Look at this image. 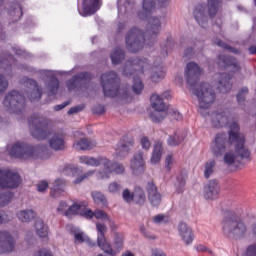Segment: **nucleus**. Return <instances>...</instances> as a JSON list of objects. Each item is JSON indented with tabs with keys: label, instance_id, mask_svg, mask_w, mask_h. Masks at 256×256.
I'll list each match as a JSON object with an SVG mask.
<instances>
[{
	"label": "nucleus",
	"instance_id": "nucleus-1",
	"mask_svg": "<svg viewBox=\"0 0 256 256\" xmlns=\"http://www.w3.org/2000/svg\"><path fill=\"white\" fill-rule=\"evenodd\" d=\"M169 5V0H143L142 11L138 12V18L142 21H148L146 31L143 32L137 27H132L126 34V47L130 53H139L143 47H149L155 44L159 33H161V20L157 17H151L153 9H165Z\"/></svg>",
	"mask_w": 256,
	"mask_h": 256
},
{
	"label": "nucleus",
	"instance_id": "nucleus-2",
	"mask_svg": "<svg viewBox=\"0 0 256 256\" xmlns=\"http://www.w3.org/2000/svg\"><path fill=\"white\" fill-rule=\"evenodd\" d=\"M245 134L241 133L239 123L232 122L228 135L220 132L215 135L211 143V152L214 157H223L226 165H234L241 161L251 162V150L245 146Z\"/></svg>",
	"mask_w": 256,
	"mask_h": 256
},
{
	"label": "nucleus",
	"instance_id": "nucleus-3",
	"mask_svg": "<svg viewBox=\"0 0 256 256\" xmlns=\"http://www.w3.org/2000/svg\"><path fill=\"white\" fill-rule=\"evenodd\" d=\"M203 73V69L198 63L189 62L185 69V79L188 87L192 89L194 95L198 98L200 109H209L215 103L217 98L215 90L209 83L202 82L197 88L195 86L199 82V78Z\"/></svg>",
	"mask_w": 256,
	"mask_h": 256
},
{
	"label": "nucleus",
	"instance_id": "nucleus-4",
	"mask_svg": "<svg viewBox=\"0 0 256 256\" xmlns=\"http://www.w3.org/2000/svg\"><path fill=\"white\" fill-rule=\"evenodd\" d=\"M23 81L27 87V90H25L23 94L17 90H12L6 94L3 101L4 107H6L11 113H15V115H21V113L25 111V96L28 97L29 101L31 102L40 101L41 97H43V88L39 86L34 79L24 77Z\"/></svg>",
	"mask_w": 256,
	"mask_h": 256
},
{
	"label": "nucleus",
	"instance_id": "nucleus-5",
	"mask_svg": "<svg viewBox=\"0 0 256 256\" xmlns=\"http://www.w3.org/2000/svg\"><path fill=\"white\" fill-rule=\"evenodd\" d=\"M96 231H97V246L105 255L108 256H117L123 248L125 247V236L122 233L114 232L113 234V242L107 240L105 237V233H107V225L102 223H96Z\"/></svg>",
	"mask_w": 256,
	"mask_h": 256
},
{
	"label": "nucleus",
	"instance_id": "nucleus-6",
	"mask_svg": "<svg viewBox=\"0 0 256 256\" xmlns=\"http://www.w3.org/2000/svg\"><path fill=\"white\" fill-rule=\"evenodd\" d=\"M146 69H149V60L147 58H130L124 66L123 75L133 78L132 89L136 95L143 93L145 86L139 75H144Z\"/></svg>",
	"mask_w": 256,
	"mask_h": 256
},
{
	"label": "nucleus",
	"instance_id": "nucleus-7",
	"mask_svg": "<svg viewBox=\"0 0 256 256\" xmlns=\"http://www.w3.org/2000/svg\"><path fill=\"white\" fill-rule=\"evenodd\" d=\"M48 153L47 145L33 146L25 142L15 143L9 151V155L16 159H49V156H45Z\"/></svg>",
	"mask_w": 256,
	"mask_h": 256
},
{
	"label": "nucleus",
	"instance_id": "nucleus-8",
	"mask_svg": "<svg viewBox=\"0 0 256 256\" xmlns=\"http://www.w3.org/2000/svg\"><path fill=\"white\" fill-rule=\"evenodd\" d=\"M79 159L80 163L90 167H99L102 165L104 168L103 171L100 172L102 179H109L111 177V173H115L116 175H123V173H125V166L123 164L113 162L105 156H99L98 158L81 156Z\"/></svg>",
	"mask_w": 256,
	"mask_h": 256
},
{
	"label": "nucleus",
	"instance_id": "nucleus-9",
	"mask_svg": "<svg viewBox=\"0 0 256 256\" xmlns=\"http://www.w3.org/2000/svg\"><path fill=\"white\" fill-rule=\"evenodd\" d=\"M30 133L38 141H43L51 135V121L39 114H33L28 119Z\"/></svg>",
	"mask_w": 256,
	"mask_h": 256
},
{
	"label": "nucleus",
	"instance_id": "nucleus-10",
	"mask_svg": "<svg viewBox=\"0 0 256 256\" xmlns=\"http://www.w3.org/2000/svg\"><path fill=\"white\" fill-rule=\"evenodd\" d=\"M222 229L224 235L231 237V235H236L237 237H245L247 233V226L235 212H230L229 215L225 216L222 221Z\"/></svg>",
	"mask_w": 256,
	"mask_h": 256
},
{
	"label": "nucleus",
	"instance_id": "nucleus-11",
	"mask_svg": "<svg viewBox=\"0 0 256 256\" xmlns=\"http://www.w3.org/2000/svg\"><path fill=\"white\" fill-rule=\"evenodd\" d=\"M101 87L104 93V97H117L119 90L121 89V79L117 73L110 71L101 75L100 77Z\"/></svg>",
	"mask_w": 256,
	"mask_h": 256
},
{
	"label": "nucleus",
	"instance_id": "nucleus-12",
	"mask_svg": "<svg viewBox=\"0 0 256 256\" xmlns=\"http://www.w3.org/2000/svg\"><path fill=\"white\" fill-rule=\"evenodd\" d=\"M163 99H171V91H165L162 96L153 94L150 97L151 107L155 110L149 115L153 123H161V121L165 119V114L163 112L167 109V105H165Z\"/></svg>",
	"mask_w": 256,
	"mask_h": 256
},
{
	"label": "nucleus",
	"instance_id": "nucleus-13",
	"mask_svg": "<svg viewBox=\"0 0 256 256\" xmlns=\"http://www.w3.org/2000/svg\"><path fill=\"white\" fill-rule=\"evenodd\" d=\"M91 79H93V74L91 72L83 71L75 74L72 78H70L66 82V87L68 91H75V89L87 90L89 89L87 83H89Z\"/></svg>",
	"mask_w": 256,
	"mask_h": 256
},
{
	"label": "nucleus",
	"instance_id": "nucleus-14",
	"mask_svg": "<svg viewBox=\"0 0 256 256\" xmlns=\"http://www.w3.org/2000/svg\"><path fill=\"white\" fill-rule=\"evenodd\" d=\"M21 185V176L11 170L0 168V189H17Z\"/></svg>",
	"mask_w": 256,
	"mask_h": 256
},
{
	"label": "nucleus",
	"instance_id": "nucleus-15",
	"mask_svg": "<svg viewBox=\"0 0 256 256\" xmlns=\"http://www.w3.org/2000/svg\"><path fill=\"white\" fill-rule=\"evenodd\" d=\"M217 66L219 69H230L231 73H241L239 60L231 55L219 54L217 56Z\"/></svg>",
	"mask_w": 256,
	"mask_h": 256
},
{
	"label": "nucleus",
	"instance_id": "nucleus-16",
	"mask_svg": "<svg viewBox=\"0 0 256 256\" xmlns=\"http://www.w3.org/2000/svg\"><path fill=\"white\" fill-rule=\"evenodd\" d=\"M133 145H135L133 137L128 135L123 136L117 144V148L115 150L116 157L119 159L127 157L131 152V149H133Z\"/></svg>",
	"mask_w": 256,
	"mask_h": 256
},
{
	"label": "nucleus",
	"instance_id": "nucleus-17",
	"mask_svg": "<svg viewBox=\"0 0 256 256\" xmlns=\"http://www.w3.org/2000/svg\"><path fill=\"white\" fill-rule=\"evenodd\" d=\"M145 189L150 205L152 207H159V205H161V201L163 200V196L161 195V192H159L157 184H155L153 181H148Z\"/></svg>",
	"mask_w": 256,
	"mask_h": 256
},
{
	"label": "nucleus",
	"instance_id": "nucleus-18",
	"mask_svg": "<svg viewBox=\"0 0 256 256\" xmlns=\"http://www.w3.org/2000/svg\"><path fill=\"white\" fill-rule=\"evenodd\" d=\"M15 238L9 231H0V255L15 251Z\"/></svg>",
	"mask_w": 256,
	"mask_h": 256
},
{
	"label": "nucleus",
	"instance_id": "nucleus-19",
	"mask_svg": "<svg viewBox=\"0 0 256 256\" xmlns=\"http://www.w3.org/2000/svg\"><path fill=\"white\" fill-rule=\"evenodd\" d=\"M13 65H17V59L9 52L0 53V67L4 69L6 77H13Z\"/></svg>",
	"mask_w": 256,
	"mask_h": 256
},
{
	"label": "nucleus",
	"instance_id": "nucleus-20",
	"mask_svg": "<svg viewBox=\"0 0 256 256\" xmlns=\"http://www.w3.org/2000/svg\"><path fill=\"white\" fill-rule=\"evenodd\" d=\"M100 0H82V10L78 7V13L81 17H91V15H95L99 6Z\"/></svg>",
	"mask_w": 256,
	"mask_h": 256
},
{
	"label": "nucleus",
	"instance_id": "nucleus-21",
	"mask_svg": "<svg viewBox=\"0 0 256 256\" xmlns=\"http://www.w3.org/2000/svg\"><path fill=\"white\" fill-rule=\"evenodd\" d=\"M193 16L196 23H198L202 29H207L209 25V18L206 14L205 4H196L193 10Z\"/></svg>",
	"mask_w": 256,
	"mask_h": 256
},
{
	"label": "nucleus",
	"instance_id": "nucleus-22",
	"mask_svg": "<svg viewBox=\"0 0 256 256\" xmlns=\"http://www.w3.org/2000/svg\"><path fill=\"white\" fill-rule=\"evenodd\" d=\"M130 169L133 175H143L145 173V160H143V153L138 151L134 154L130 161Z\"/></svg>",
	"mask_w": 256,
	"mask_h": 256
},
{
	"label": "nucleus",
	"instance_id": "nucleus-23",
	"mask_svg": "<svg viewBox=\"0 0 256 256\" xmlns=\"http://www.w3.org/2000/svg\"><path fill=\"white\" fill-rule=\"evenodd\" d=\"M219 193H221V186L217 180H210L204 187L205 199H219Z\"/></svg>",
	"mask_w": 256,
	"mask_h": 256
},
{
	"label": "nucleus",
	"instance_id": "nucleus-24",
	"mask_svg": "<svg viewBox=\"0 0 256 256\" xmlns=\"http://www.w3.org/2000/svg\"><path fill=\"white\" fill-rule=\"evenodd\" d=\"M65 137V132H55L49 139L50 148H52L53 151H65Z\"/></svg>",
	"mask_w": 256,
	"mask_h": 256
},
{
	"label": "nucleus",
	"instance_id": "nucleus-25",
	"mask_svg": "<svg viewBox=\"0 0 256 256\" xmlns=\"http://www.w3.org/2000/svg\"><path fill=\"white\" fill-rule=\"evenodd\" d=\"M178 232L185 245H191V243H193L195 235L193 234V229H191L189 225L184 222H180L178 225Z\"/></svg>",
	"mask_w": 256,
	"mask_h": 256
},
{
	"label": "nucleus",
	"instance_id": "nucleus-26",
	"mask_svg": "<svg viewBox=\"0 0 256 256\" xmlns=\"http://www.w3.org/2000/svg\"><path fill=\"white\" fill-rule=\"evenodd\" d=\"M212 125L216 129H221L229 125V116L224 111H215L212 113Z\"/></svg>",
	"mask_w": 256,
	"mask_h": 256
},
{
	"label": "nucleus",
	"instance_id": "nucleus-27",
	"mask_svg": "<svg viewBox=\"0 0 256 256\" xmlns=\"http://www.w3.org/2000/svg\"><path fill=\"white\" fill-rule=\"evenodd\" d=\"M73 147L77 151H91V149H95V147H97V142L87 138H80L73 144Z\"/></svg>",
	"mask_w": 256,
	"mask_h": 256
},
{
	"label": "nucleus",
	"instance_id": "nucleus-28",
	"mask_svg": "<svg viewBox=\"0 0 256 256\" xmlns=\"http://www.w3.org/2000/svg\"><path fill=\"white\" fill-rule=\"evenodd\" d=\"M231 79L232 77L229 73L220 74V80L218 82V89L220 93H229V91H231L233 87Z\"/></svg>",
	"mask_w": 256,
	"mask_h": 256
},
{
	"label": "nucleus",
	"instance_id": "nucleus-29",
	"mask_svg": "<svg viewBox=\"0 0 256 256\" xmlns=\"http://www.w3.org/2000/svg\"><path fill=\"white\" fill-rule=\"evenodd\" d=\"M65 187H67V180L63 178H57L54 180L53 187L51 189V197L57 198L61 193H65Z\"/></svg>",
	"mask_w": 256,
	"mask_h": 256
},
{
	"label": "nucleus",
	"instance_id": "nucleus-30",
	"mask_svg": "<svg viewBox=\"0 0 256 256\" xmlns=\"http://www.w3.org/2000/svg\"><path fill=\"white\" fill-rule=\"evenodd\" d=\"M10 17L12 18V23H17L23 17V7L18 2H12L8 10Z\"/></svg>",
	"mask_w": 256,
	"mask_h": 256
},
{
	"label": "nucleus",
	"instance_id": "nucleus-31",
	"mask_svg": "<svg viewBox=\"0 0 256 256\" xmlns=\"http://www.w3.org/2000/svg\"><path fill=\"white\" fill-rule=\"evenodd\" d=\"M223 7V0H207V11L208 16L211 19H215L216 15Z\"/></svg>",
	"mask_w": 256,
	"mask_h": 256
},
{
	"label": "nucleus",
	"instance_id": "nucleus-32",
	"mask_svg": "<svg viewBox=\"0 0 256 256\" xmlns=\"http://www.w3.org/2000/svg\"><path fill=\"white\" fill-rule=\"evenodd\" d=\"M124 7V13H135L137 9V3L135 0H117L118 11Z\"/></svg>",
	"mask_w": 256,
	"mask_h": 256
},
{
	"label": "nucleus",
	"instance_id": "nucleus-33",
	"mask_svg": "<svg viewBox=\"0 0 256 256\" xmlns=\"http://www.w3.org/2000/svg\"><path fill=\"white\" fill-rule=\"evenodd\" d=\"M16 217L22 223H31V221H33V219L37 217V212L34 211L33 209H26V210L19 211L16 214Z\"/></svg>",
	"mask_w": 256,
	"mask_h": 256
},
{
	"label": "nucleus",
	"instance_id": "nucleus-34",
	"mask_svg": "<svg viewBox=\"0 0 256 256\" xmlns=\"http://www.w3.org/2000/svg\"><path fill=\"white\" fill-rule=\"evenodd\" d=\"M35 230L38 237L41 239H48L49 238V226L43 222V220L38 219L35 222Z\"/></svg>",
	"mask_w": 256,
	"mask_h": 256
},
{
	"label": "nucleus",
	"instance_id": "nucleus-35",
	"mask_svg": "<svg viewBox=\"0 0 256 256\" xmlns=\"http://www.w3.org/2000/svg\"><path fill=\"white\" fill-rule=\"evenodd\" d=\"M153 73L151 75V81L153 83H159V81H162L165 79V71L163 70V66L161 64H157V62H154Z\"/></svg>",
	"mask_w": 256,
	"mask_h": 256
},
{
	"label": "nucleus",
	"instance_id": "nucleus-36",
	"mask_svg": "<svg viewBox=\"0 0 256 256\" xmlns=\"http://www.w3.org/2000/svg\"><path fill=\"white\" fill-rule=\"evenodd\" d=\"M163 155V142L156 141L154 145V149L151 156V163L156 165V163H159L161 161V157Z\"/></svg>",
	"mask_w": 256,
	"mask_h": 256
},
{
	"label": "nucleus",
	"instance_id": "nucleus-37",
	"mask_svg": "<svg viewBox=\"0 0 256 256\" xmlns=\"http://www.w3.org/2000/svg\"><path fill=\"white\" fill-rule=\"evenodd\" d=\"M133 201L136 205H140V207L145 205V202L147 201V196L145 195V190H143L141 186H136L134 188Z\"/></svg>",
	"mask_w": 256,
	"mask_h": 256
},
{
	"label": "nucleus",
	"instance_id": "nucleus-38",
	"mask_svg": "<svg viewBox=\"0 0 256 256\" xmlns=\"http://www.w3.org/2000/svg\"><path fill=\"white\" fill-rule=\"evenodd\" d=\"M110 59L112 61V65H119L123 60H125V50L116 47L110 54Z\"/></svg>",
	"mask_w": 256,
	"mask_h": 256
},
{
	"label": "nucleus",
	"instance_id": "nucleus-39",
	"mask_svg": "<svg viewBox=\"0 0 256 256\" xmlns=\"http://www.w3.org/2000/svg\"><path fill=\"white\" fill-rule=\"evenodd\" d=\"M174 47L175 41L173 40V37L168 36L164 44L161 45V57H167L169 52L173 51Z\"/></svg>",
	"mask_w": 256,
	"mask_h": 256
},
{
	"label": "nucleus",
	"instance_id": "nucleus-40",
	"mask_svg": "<svg viewBox=\"0 0 256 256\" xmlns=\"http://www.w3.org/2000/svg\"><path fill=\"white\" fill-rule=\"evenodd\" d=\"M249 94V88L247 86L242 87L236 94V101L239 107L245 109V103L247 101V95Z\"/></svg>",
	"mask_w": 256,
	"mask_h": 256
},
{
	"label": "nucleus",
	"instance_id": "nucleus-41",
	"mask_svg": "<svg viewBox=\"0 0 256 256\" xmlns=\"http://www.w3.org/2000/svg\"><path fill=\"white\" fill-rule=\"evenodd\" d=\"M83 207H87V202H81L79 204L74 203L69 206V208L64 212L66 217H73V215H79V211L83 209Z\"/></svg>",
	"mask_w": 256,
	"mask_h": 256
},
{
	"label": "nucleus",
	"instance_id": "nucleus-42",
	"mask_svg": "<svg viewBox=\"0 0 256 256\" xmlns=\"http://www.w3.org/2000/svg\"><path fill=\"white\" fill-rule=\"evenodd\" d=\"M47 88L49 90V95H57L59 91V79L53 75L50 76L47 83Z\"/></svg>",
	"mask_w": 256,
	"mask_h": 256
},
{
	"label": "nucleus",
	"instance_id": "nucleus-43",
	"mask_svg": "<svg viewBox=\"0 0 256 256\" xmlns=\"http://www.w3.org/2000/svg\"><path fill=\"white\" fill-rule=\"evenodd\" d=\"M183 141H185V138L181 136V134L174 132L168 137L167 144L169 145V147H179V145L182 144Z\"/></svg>",
	"mask_w": 256,
	"mask_h": 256
},
{
	"label": "nucleus",
	"instance_id": "nucleus-44",
	"mask_svg": "<svg viewBox=\"0 0 256 256\" xmlns=\"http://www.w3.org/2000/svg\"><path fill=\"white\" fill-rule=\"evenodd\" d=\"M91 197L96 205H102L107 207V197H105L100 191H93Z\"/></svg>",
	"mask_w": 256,
	"mask_h": 256
},
{
	"label": "nucleus",
	"instance_id": "nucleus-45",
	"mask_svg": "<svg viewBox=\"0 0 256 256\" xmlns=\"http://www.w3.org/2000/svg\"><path fill=\"white\" fill-rule=\"evenodd\" d=\"M177 182V193H183V187H185L187 183V172L185 170H182L177 176Z\"/></svg>",
	"mask_w": 256,
	"mask_h": 256
},
{
	"label": "nucleus",
	"instance_id": "nucleus-46",
	"mask_svg": "<svg viewBox=\"0 0 256 256\" xmlns=\"http://www.w3.org/2000/svg\"><path fill=\"white\" fill-rule=\"evenodd\" d=\"M59 171L60 173H63V175H75L79 169L75 167V165L65 164L59 167Z\"/></svg>",
	"mask_w": 256,
	"mask_h": 256
},
{
	"label": "nucleus",
	"instance_id": "nucleus-47",
	"mask_svg": "<svg viewBox=\"0 0 256 256\" xmlns=\"http://www.w3.org/2000/svg\"><path fill=\"white\" fill-rule=\"evenodd\" d=\"M215 168V160L210 159L205 163L204 177L209 179L213 175V169Z\"/></svg>",
	"mask_w": 256,
	"mask_h": 256
},
{
	"label": "nucleus",
	"instance_id": "nucleus-48",
	"mask_svg": "<svg viewBox=\"0 0 256 256\" xmlns=\"http://www.w3.org/2000/svg\"><path fill=\"white\" fill-rule=\"evenodd\" d=\"M13 199V192H6L0 194V207H5V205H9V202Z\"/></svg>",
	"mask_w": 256,
	"mask_h": 256
},
{
	"label": "nucleus",
	"instance_id": "nucleus-49",
	"mask_svg": "<svg viewBox=\"0 0 256 256\" xmlns=\"http://www.w3.org/2000/svg\"><path fill=\"white\" fill-rule=\"evenodd\" d=\"M7 89H9V81L3 74H0V95H3Z\"/></svg>",
	"mask_w": 256,
	"mask_h": 256
},
{
	"label": "nucleus",
	"instance_id": "nucleus-50",
	"mask_svg": "<svg viewBox=\"0 0 256 256\" xmlns=\"http://www.w3.org/2000/svg\"><path fill=\"white\" fill-rule=\"evenodd\" d=\"M73 235H74V243H75V245L81 244V243H85L86 239H85V233L84 232H77V231H75L73 233Z\"/></svg>",
	"mask_w": 256,
	"mask_h": 256
},
{
	"label": "nucleus",
	"instance_id": "nucleus-51",
	"mask_svg": "<svg viewBox=\"0 0 256 256\" xmlns=\"http://www.w3.org/2000/svg\"><path fill=\"white\" fill-rule=\"evenodd\" d=\"M122 197L125 203H131L134 199V192L131 193L129 189H124L122 192Z\"/></svg>",
	"mask_w": 256,
	"mask_h": 256
},
{
	"label": "nucleus",
	"instance_id": "nucleus-52",
	"mask_svg": "<svg viewBox=\"0 0 256 256\" xmlns=\"http://www.w3.org/2000/svg\"><path fill=\"white\" fill-rule=\"evenodd\" d=\"M93 173H95V171H88L86 173H84L81 176H78L74 181L73 184L74 185H79L80 183H83V181H85V179H87V177H91V175H93Z\"/></svg>",
	"mask_w": 256,
	"mask_h": 256
},
{
	"label": "nucleus",
	"instance_id": "nucleus-53",
	"mask_svg": "<svg viewBox=\"0 0 256 256\" xmlns=\"http://www.w3.org/2000/svg\"><path fill=\"white\" fill-rule=\"evenodd\" d=\"M85 109V104L74 106L68 110V115H75V113H81Z\"/></svg>",
	"mask_w": 256,
	"mask_h": 256
},
{
	"label": "nucleus",
	"instance_id": "nucleus-54",
	"mask_svg": "<svg viewBox=\"0 0 256 256\" xmlns=\"http://www.w3.org/2000/svg\"><path fill=\"white\" fill-rule=\"evenodd\" d=\"M94 217L96 219L109 220V216L103 210H95Z\"/></svg>",
	"mask_w": 256,
	"mask_h": 256
},
{
	"label": "nucleus",
	"instance_id": "nucleus-55",
	"mask_svg": "<svg viewBox=\"0 0 256 256\" xmlns=\"http://www.w3.org/2000/svg\"><path fill=\"white\" fill-rule=\"evenodd\" d=\"M92 112L94 115H103L105 113V106L98 104L92 108Z\"/></svg>",
	"mask_w": 256,
	"mask_h": 256
},
{
	"label": "nucleus",
	"instance_id": "nucleus-56",
	"mask_svg": "<svg viewBox=\"0 0 256 256\" xmlns=\"http://www.w3.org/2000/svg\"><path fill=\"white\" fill-rule=\"evenodd\" d=\"M33 256H53V252L47 248H42L36 251Z\"/></svg>",
	"mask_w": 256,
	"mask_h": 256
},
{
	"label": "nucleus",
	"instance_id": "nucleus-57",
	"mask_svg": "<svg viewBox=\"0 0 256 256\" xmlns=\"http://www.w3.org/2000/svg\"><path fill=\"white\" fill-rule=\"evenodd\" d=\"M140 143L142 145V149H145L146 151L151 148V141H149L147 136L142 137L140 139Z\"/></svg>",
	"mask_w": 256,
	"mask_h": 256
},
{
	"label": "nucleus",
	"instance_id": "nucleus-58",
	"mask_svg": "<svg viewBox=\"0 0 256 256\" xmlns=\"http://www.w3.org/2000/svg\"><path fill=\"white\" fill-rule=\"evenodd\" d=\"M108 191L110 193H119V191H121V186L117 182H112L108 186Z\"/></svg>",
	"mask_w": 256,
	"mask_h": 256
},
{
	"label": "nucleus",
	"instance_id": "nucleus-59",
	"mask_svg": "<svg viewBox=\"0 0 256 256\" xmlns=\"http://www.w3.org/2000/svg\"><path fill=\"white\" fill-rule=\"evenodd\" d=\"M48 187L49 183L45 180H42L37 184V191H39V193H43V191H45Z\"/></svg>",
	"mask_w": 256,
	"mask_h": 256
},
{
	"label": "nucleus",
	"instance_id": "nucleus-60",
	"mask_svg": "<svg viewBox=\"0 0 256 256\" xmlns=\"http://www.w3.org/2000/svg\"><path fill=\"white\" fill-rule=\"evenodd\" d=\"M154 223H167L169 220L165 217V214H158L154 216Z\"/></svg>",
	"mask_w": 256,
	"mask_h": 256
},
{
	"label": "nucleus",
	"instance_id": "nucleus-61",
	"mask_svg": "<svg viewBox=\"0 0 256 256\" xmlns=\"http://www.w3.org/2000/svg\"><path fill=\"white\" fill-rule=\"evenodd\" d=\"M171 165H173V156L168 155L165 159V168L167 171H171Z\"/></svg>",
	"mask_w": 256,
	"mask_h": 256
},
{
	"label": "nucleus",
	"instance_id": "nucleus-62",
	"mask_svg": "<svg viewBox=\"0 0 256 256\" xmlns=\"http://www.w3.org/2000/svg\"><path fill=\"white\" fill-rule=\"evenodd\" d=\"M195 54V48L193 47H188L184 51V57H187L188 59H191L193 55Z\"/></svg>",
	"mask_w": 256,
	"mask_h": 256
},
{
	"label": "nucleus",
	"instance_id": "nucleus-63",
	"mask_svg": "<svg viewBox=\"0 0 256 256\" xmlns=\"http://www.w3.org/2000/svg\"><path fill=\"white\" fill-rule=\"evenodd\" d=\"M246 256H256V245L248 246L246 250Z\"/></svg>",
	"mask_w": 256,
	"mask_h": 256
},
{
	"label": "nucleus",
	"instance_id": "nucleus-64",
	"mask_svg": "<svg viewBox=\"0 0 256 256\" xmlns=\"http://www.w3.org/2000/svg\"><path fill=\"white\" fill-rule=\"evenodd\" d=\"M139 230L147 239H156L154 235H147V228H145V225H141Z\"/></svg>",
	"mask_w": 256,
	"mask_h": 256
}]
</instances>
